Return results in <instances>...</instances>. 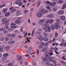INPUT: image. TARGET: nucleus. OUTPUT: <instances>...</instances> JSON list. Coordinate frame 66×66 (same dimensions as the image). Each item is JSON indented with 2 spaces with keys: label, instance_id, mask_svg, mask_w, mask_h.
Wrapping results in <instances>:
<instances>
[{
  "label": "nucleus",
  "instance_id": "nucleus-1",
  "mask_svg": "<svg viewBox=\"0 0 66 66\" xmlns=\"http://www.w3.org/2000/svg\"><path fill=\"white\" fill-rule=\"evenodd\" d=\"M54 21V20L53 19L48 20L46 21L45 22L46 24H48V23H53V22Z\"/></svg>",
  "mask_w": 66,
  "mask_h": 66
},
{
  "label": "nucleus",
  "instance_id": "nucleus-2",
  "mask_svg": "<svg viewBox=\"0 0 66 66\" xmlns=\"http://www.w3.org/2000/svg\"><path fill=\"white\" fill-rule=\"evenodd\" d=\"M47 29L48 30V32H50L51 31V28L50 27H45L43 28V30H45V29Z\"/></svg>",
  "mask_w": 66,
  "mask_h": 66
},
{
  "label": "nucleus",
  "instance_id": "nucleus-3",
  "mask_svg": "<svg viewBox=\"0 0 66 66\" xmlns=\"http://www.w3.org/2000/svg\"><path fill=\"white\" fill-rule=\"evenodd\" d=\"M22 13L21 12V11L19 10H18L16 11V15H21Z\"/></svg>",
  "mask_w": 66,
  "mask_h": 66
},
{
  "label": "nucleus",
  "instance_id": "nucleus-4",
  "mask_svg": "<svg viewBox=\"0 0 66 66\" xmlns=\"http://www.w3.org/2000/svg\"><path fill=\"white\" fill-rule=\"evenodd\" d=\"M54 24L55 26V27L56 28V29H58L59 28H61V26L60 25L57 23H55Z\"/></svg>",
  "mask_w": 66,
  "mask_h": 66
},
{
  "label": "nucleus",
  "instance_id": "nucleus-5",
  "mask_svg": "<svg viewBox=\"0 0 66 66\" xmlns=\"http://www.w3.org/2000/svg\"><path fill=\"white\" fill-rule=\"evenodd\" d=\"M43 15V13H38L37 15V17H42Z\"/></svg>",
  "mask_w": 66,
  "mask_h": 66
},
{
  "label": "nucleus",
  "instance_id": "nucleus-6",
  "mask_svg": "<svg viewBox=\"0 0 66 66\" xmlns=\"http://www.w3.org/2000/svg\"><path fill=\"white\" fill-rule=\"evenodd\" d=\"M15 43V41L14 40H11L8 42V44L10 45H12Z\"/></svg>",
  "mask_w": 66,
  "mask_h": 66
},
{
  "label": "nucleus",
  "instance_id": "nucleus-7",
  "mask_svg": "<svg viewBox=\"0 0 66 66\" xmlns=\"http://www.w3.org/2000/svg\"><path fill=\"white\" fill-rule=\"evenodd\" d=\"M51 27L52 30H54L55 28V26L53 24H52L51 26Z\"/></svg>",
  "mask_w": 66,
  "mask_h": 66
},
{
  "label": "nucleus",
  "instance_id": "nucleus-8",
  "mask_svg": "<svg viewBox=\"0 0 66 66\" xmlns=\"http://www.w3.org/2000/svg\"><path fill=\"white\" fill-rule=\"evenodd\" d=\"M64 11L63 10H61L58 12V13L59 14V15H62L63 14H64Z\"/></svg>",
  "mask_w": 66,
  "mask_h": 66
},
{
  "label": "nucleus",
  "instance_id": "nucleus-9",
  "mask_svg": "<svg viewBox=\"0 0 66 66\" xmlns=\"http://www.w3.org/2000/svg\"><path fill=\"white\" fill-rule=\"evenodd\" d=\"M60 45L62 47H65L66 46V42H65L63 43H62L60 44Z\"/></svg>",
  "mask_w": 66,
  "mask_h": 66
},
{
  "label": "nucleus",
  "instance_id": "nucleus-10",
  "mask_svg": "<svg viewBox=\"0 0 66 66\" xmlns=\"http://www.w3.org/2000/svg\"><path fill=\"white\" fill-rule=\"evenodd\" d=\"M10 15H11V13L10 12H7L5 14V16L6 17H8V16H9Z\"/></svg>",
  "mask_w": 66,
  "mask_h": 66
},
{
  "label": "nucleus",
  "instance_id": "nucleus-11",
  "mask_svg": "<svg viewBox=\"0 0 66 66\" xmlns=\"http://www.w3.org/2000/svg\"><path fill=\"white\" fill-rule=\"evenodd\" d=\"M47 17L48 18H53L54 16L52 14H49L47 15Z\"/></svg>",
  "mask_w": 66,
  "mask_h": 66
},
{
  "label": "nucleus",
  "instance_id": "nucleus-12",
  "mask_svg": "<svg viewBox=\"0 0 66 66\" xmlns=\"http://www.w3.org/2000/svg\"><path fill=\"white\" fill-rule=\"evenodd\" d=\"M19 2L18 5L20 6H21V5H22V4H23V3H22L21 1V0L19 1Z\"/></svg>",
  "mask_w": 66,
  "mask_h": 66
},
{
  "label": "nucleus",
  "instance_id": "nucleus-13",
  "mask_svg": "<svg viewBox=\"0 0 66 66\" xmlns=\"http://www.w3.org/2000/svg\"><path fill=\"white\" fill-rule=\"evenodd\" d=\"M60 19L62 20H65V17L64 16H61L60 17Z\"/></svg>",
  "mask_w": 66,
  "mask_h": 66
},
{
  "label": "nucleus",
  "instance_id": "nucleus-14",
  "mask_svg": "<svg viewBox=\"0 0 66 66\" xmlns=\"http://www.w3.org/2000/svg\"><path fill=\"white\" fill-rule=\"evenodd\" d=\"M42 60L44 62H46L48 60V58L46 57H43L42 59Z\"/></svg>",
  "mask_w": 66,
  "mask_h": 66
},
{
  "label": "nucleus",
  "instance_id": "nucleus-15",
  "mask_svg": "<svg viewBox=\"0 0 66 66\" xmlns=\"http://www.w3.org/2000/svg\"><path fill=\"white\" fill-rule=\"evenodd\" d=\"M9 55V54L7 53H5L3 54V56L4 57H6V56H8Z\"/></svg>",
  "mask_w": 66,
  "mask_h": 66
},
{
  "label": "nucleus",
  "instance_id": "nucleus-16",
  "mask_svg": "<svg viewBox=\"0 0 66 66\" xmlns=\"http://www.w3.org/2000/svg\"><path fill=\"white\" fill-rule=\"evenodd\" d=\"M16 11V9H13L11 11V13H14V12H15V11Z\"/></svg>",
  "mask_w": 66,
  "mask_h": 66
},
{
  "label": "nucleus",
  "instance_id": "nucleus-17",
  "mask_svg": "<svg viewBox=\"0 0 66 66\" xmlns=\"http://www.w3.org/2000/svg\"><path fill=\"white\" fill-rule=\"evenodd\" d=\"M46 50H47V48L46 47H44L43 48V50H42V52H44V51H46Z\"/></svg>",
  "mask_w": 66,
  "mask_h": 66
},
{
  "label": "nucleus",
  "instance_id": "nucleus-18",
  "mask_svg": "<svg viewBox=\"0 0 66 66\" xmlns=\"http://www.w3.org/2000/svg\"><path fill=\"white\" fill-rule=\"evenodd\" d=\"M21 59H22V57L21 56H20V57H19L18 58H16V60H19V61H20Z\"/></svg>",
  "mask_w": 66,
  "mask_h": 66
},
{
  "label": "nucleus",
  "instance_id": "nucleus-19",
  "mask_svg": "<svg viewBox=\"0 0 66 66\" xmlns=\"http://www.w3.org/2000/svg\"><path fill=\"white\" fill-rule=\"evenodd\" d=\"M11 36L12 37V38H14V37H15V36H16V35L13 34H11Z\"/></svg>",
  "mask_w": 66,
  "mask_h": 66
},
{
  "label": "nucleus",
  "instance_id": "nucleus-20",
  "mask_svg": "<svg viewBox=\"0 0 66 66\" xmlns=\"http://www.w3.org/2000/svg\"><path fill=\"white\" fill-rule=\"evenodd\" d=\"M15 23H19L20 22V21L19 20H16V21H15Z\"/></svg>",
  "mask_w": 66,
  "mask_h": 66
},
{
  "label": "nucleus",
  "instance_id": "nucleus-21",
  "mask_svg": "<svg viewBox=\"0 0 66 66\" xmlns=\"http://www.w3.org/2000/svg\"><path fill=\"white\" fill-rule=\"evenodd\" d=\"M7 11V9L6 8H4L3 10V13H6V12Z\"/></svg>",
  "mask_w": 66,
  "mask_h": 66
},
{
  "label": "nucleus",
  "instance_id": "nucleus-22",
  "mask_svg": "<svg viewBox=\"0 0 66 66\" xmlns=\"http://www.w3.org/2000/svg\"><path fill=\"white\" fill-rule=\"evenodd\" d=\"M2 60L3 61H5V60H7V58L5 57H3L2 58Z\"/></svg>",
  "mask_w": 66,
  "mask_h": 66
},
{
  "label": "nucleus",
  "instance_id": "nucleus-23",
  "mask_svg": "<svg viewBox=\"0 0 66 66\" xmlns=\"http://www.w3.org/2000/svg\"><path fill=\"white\" fill-rule=\"evenodd\" d=\"M8 65L9 66H13L14 65L12 63H9L8 64Z\"/></svg>",
  "mask_w": 66,
  "mask_h": 66
},
{
  "label": "nucleus",
  "instance_id": "nucleus-24",
  "mask_svg": "<svg viewBox=\"0 0 66 66\" xmlns=\"http://www.w3.org/2000/svg\"><path fill=\"white\" fill-rule=\"evenodd\" d=\"M50 2L49 1H47L46 2L45 4L46 5H50Z\"/></svg>",
  "mask_w": 66,
  "mask_h": 66
},
{
  "label": "nucleus",
  "instance_id": "nucleus-25",
  "mask_svg": "<svg viewBox=\"0 0 66 66\" xmlns=\"http://www.w3.org/2000/svg\"><path fill=\"white\" fill-rule=\"evenodd\" d=\"M46 65L47 66H49V65H50V63L49 62H48V61H46Z\"/></svg>",
  "mask_w": 66,
  "mask_h": 66
},
{
  "label": "nucleus",
  "instance_id": "nucleus-26",
  "mask_svg": "<svg viewBox=\"0 0 66 66\" xmlns=\"http://www.w3.org/2000/svg\"><path fill=\"white\" fill-rule=\"evenodd\" d=\"M40 11L41 13H43L44 14V13L45 12V10L44 9H41Z\"/></svg>",
  "mask_w": 66,
  "mask_h": 66
},
{
  "label": "nucleus",
  "instance_id": "nucleus-27",
  "mask_svg": "<svg viewBox=\"0 0 66 66\" xmlns=\"http://www.w3.org/2000/svg\"><path fill=\"white\" fill-rule=\"evenodd\" d=\"M34 32H35V30H33L31 34L32 37L33 36V35H34Z\"/></svg>",
  "mask_w": 66,
  "mask_h": 66
},
{
  "label": "nucleus",
  "instance_id": "nucleus-28",
  "mask_svg": "<svg viewBox=\"0 0 66 66\" xmlns=\"http://www.w3.org/2000/svg\"><path fill=\"white\" fill-rule=\"evenodd\" d=\"M40 22H44L45 21V20L44 19H42L39 21Z\"/></svg>",
  "mask_w": 66,
  "mask_h": 66
},
{
  "label": "nucleus",
  "instance_id": "nucleus-29",
  "mask_svg": "<svg viewBox=\"0 0 66 66\" xmlns=\"http://www.w3.org/2000/svg\"><path fill=\"white\" fill-rule=\"evenodd\" d=\"M10 47L9 46H7L5 47V48L7 50H9L10 49Z\"/></svg>",
  "mask_w": 66,
  "mask_h": 66
},
{
  "label": "nucleus",
  "instance_id": "nucleus-30",
  "mask_svg": "<svg viewBox=\"0 0 66 66\" xmlns=\"http://www.w3.org/2000/svg\"><path fill=\"white\" fill-rule=\"evenodd\" d=\"M3 32L4 34H7L8 33V32L7 30H4L3 31Z\"/></svg>",
  "mask_w": 66,
  "mask_h": 66
},
{
  "label": "nucleus",
  "instance_id": "nucleus-31",
  "mask_svg": "<svg viewBox=\"0 0 66 66\" xmlns=\"http://www.w3.org/2000/svg\"><path fill=\"white\" fill-rule=\"evenodd\" d=\"M23 26H22L21 28L20 29V31L21 32H22L23 31Z\"/></svg>",
  "mask_w": 66,
  "mask_h": 66
},
{
  "label": "nucleus",
  "instance_id": "nucleus-32",
  "mask_svg": "<svg viewBox=\"0 0 66 66\" xmlns=\"http://www.w3.org/2000/svg\"><path fill=\"white\" fill-rule=\"evenodd\" d=\"M49 5H50V6H54V5H53V4L50 2V4Z\"/></svg>",
  "mask_w": 66,
  "mask_h": 66
},
{
  "label": "nucleus",
  "instance_id": "nucleus-33",
  "mask_svg": "<svg viewBox=\"0 0 66 66\" xmlns=\"http://www.w3.org/2000/svg\"><path fill=\"white\" fill-rule=\"evenodd\" d=\"M38 39H39V40H44V38L43 37L39 38Z\"/></svg>",
  "mask_w": 66,
  "mask_h": 66
},
{
  "label": "nucleus",
  "instance_id": "nucleus-34",
  "mask_svg": "<svg viewBox=\"0 0 66 66\" xmlns=\"http://www.w3.org/2000/svg\"><path fill=\"white\" fill-rule=\"evenodd\" d=\"M6 20V18H4V19H3L2 20V22H4Z\"/></svg>",
  "mask_w": 66,
  "mask_h": 66
},
{
  "label": "nucleus",
  "instance_id": "nucleus-35",
  "mask_svg": "<svg viewBox=\"0 0 66 66\" xmlns=\"http://www.w3.org/2000/svg\"><path fill=\"white\" fill-rule=\"evenodd\" d=\"M57 36H58V33L57 32H55V37H57Z\"/></svg>",
  "mask_w": 66,
  "mask_h": 66
},
{
  "label": "nucleus",
  "instance_id": "nucleus-36",
  "mask_svg": "<svg viewBox=\"0 0 66 66\" xmlns=\"http://www.w3.org/2000/svg\"><path fill=\"white\" fill-rule=\"evenodd\" d=\"M40 1H39L37 5V7H38V6L40 5Z\"/></svg>",
  "mask_w": 66,
  "mask_h": 66
},
{
  "label": "nucleus",
  "instance_id": "nucleus-37",
  "mask_svg": "<svg viewBox=\"0 0 66 66\" xmlns=\"http://www.w3.org/2000/svg\"><path fill=\"white\" fill-rule=\"evenodd\" d=\"M43 34L45 37H46V36H47V33L45 32H43Z\"/></svg>",
  "mask_w": 66,
  "mask_h": 66
},
{
  "label": "nucleus",
  "instance_id": "nucleus-38",
  "mask_svg": "<svg viewBox=\"0 0 66 66\" xmlns=\"http://www.w3.org/2000/svg\"><path fill=\"white\" fill-rule=\"evenodd\" d=\"M62 2L63 1H62V0H60L57 2V3H62Z\"/></svg>",
  "mask_w": 66,
  "mask_h": 66
},
{
  "label": "nucleus",
  "instance_id": "nucleus-39",
  "mask_svg": "<svg viewBox=\"0 0 66 66\" xmlns=\"http://www.w3.org/2000/svg\"><path fill=\"white\" fill-rule=\"evenodd\" d=\"M9 25H10V23L9 22H7L5 24L6 26H8Z\"/></svg>",
  "mask_w": 66,
  "mask_h": 66
},
{
  "label": "nucleus",
  "instance_id": "nucleus-40",
  "mask_svg": "<svg viewBox=\"0 0 66 66\" xmlns=\"http://www.w3.org/2000/svg\"><path fill=\"white\" fill-rule=\"evenodd\" d=\"M5 40L6 41H8L9 40V38L7 37H6L5 38Z\"/></svg>",
  "mask_w": 66,
  "mask_h": 66
},
{
  "label": "nucleus",
  "instance_id": "nucleus-41",
  "mask_svg": "<svg viewBox=\"0 0 66 66\" xmlns=\"http://www.w3.org/2000/svg\"><path fill=\"white\" fill-rule=\"evenodd\" d=\"M27 35L28 32H26V33L25 34V35H24V37H26V36H27Z\"/></svg>",
  "mask_w": 66,
  "mask_h": 66
},
{
  "label": "nucleus",
  "instance_id": "nucleus-42",
  "mask_svg": "<svg viewBox=\"0 0 66 66\" xmlns=\"http://www.w3.org/2000/svg\"><path fill=\"white\" fill-rule=\"evenodd\" d=\"M62 7H63L65 8L66 7V4H64L63 5Z\"/></svg>",
  "mask_w": 66,
  "mask_h": 66
},
{
  "label": "nucleus",
  "instance_id": "nucleus-43",
  "mask_svg": "<svg viewBox=\"0 0 66 66\" xmlns=\"http://www.w3.org/2000/svg\"><path fill=\"white\" fill-rule=\"evenodd\" d=\"M44 41H48V38H44Z\"/></svg>",
  "mask_w": 66,
  "mask_h": 66
},
{
  "label": "nucleus",
  "instance_id": "nucleus-44",
  "mask_svg": "<svg viewBox=\"0 0 66 66\" xmlns=\"http://www.w3.org/2000/svg\"><path fill=\"white\" fill-rule=\"evenodd\" d=\"M46 8V9H48V10H50L51 8L49 6H47Z\"/></svg>",
  "mask_w": 66,
  "mask_h": 66
},
{
  "label": "nucleus",
  "instance_id": "nucleus-45",
  "mask_svg": "<svg viewBox=\"0 0 66 66\" xmlns=\"http://www.w3.org/2000/svg\"><path fill=\"white\" fill-rule=\"evenodd\" d=\"M28 12V10H24V12L25 14H26V13H27Z\"/></svg>",
  "mask_w": 66,
  "mask_h": 66
},
{
  "label": "nucleus",
  "instance_id": "nucleus-46",
  "mask_svg": "<svg viewBox=\"0 0 66 66\" xmlns=\"http://www.w3.org/2000/svg\"><path fill=\"white\" fill-rule=\"evenodd\" d=\"M40 45H41V46H43V45H45V43L44 42H42L41 43Z\"/></svg>",
  "mask_w": 66,
  "mask_h": 66
},
{
  "label": "nucleus",
  "instance_id": "nucleus-47",
  "mask_svg": "<svg viewBox=\"0 0 66 66\" xmlns=\"http://www.w3.org/2000/svg\"><path fill=\"white\" fill-rule=\"evenodd\" d=\"M26 38L27 39V40L26 42L25 43H27L28 42V41L29 42H30V40H29L28 39V38L27 39V37Z\"/></svg>",
  "mask_w": 66,
  "mask_h": 66
},
{
  "label": "nucleus",
  "instance_id": "nucleus-48",
  "mask_svg": "<svg viewBox=\"0 0 66 66\" xmlns=\"http://www.w3.org/2000/svg\"><path fill=\"white\" fill-rule=\"evenodd\" d=\"M19 0H18V2H15V3L16 4H19Z\"/></svg>",
  "mask_w": 66,
  "mask_h": 66
},
{
  "label": "nucleus",
  "instance_id": "nucleus-49",
  "mask_svg": "<svg viewBox=\"0 0 66 66\" xmlns=\"http://www.w3.org/2000/svg\"><path fill=\"white\" fill-rule=\"evenodd\" d=\"M32 50V47H30L28 48V50Z\"/></svg>",
  "mask_w": 66,
  "mask_h": 66
},
{
  "label": "nucleus",
  "instance_id": "nucleus-50",
  "mask_svg": "<svg viewBox=\"0 0 66 66\" xmlns=\"http://www.w3.org/2000/svg\"><path fill=\"white\" fill-rule=\"evenodd\" d=\"M53 11L56 12V10H57V9H56V8H54L53 9Z\"/></svg>",
  "mask_w": 66,
  "mask_h": 66
},
{
  "label": "nucleus",
  "instance_id": "nucleus-51",
  "mask_svg": "<svg viewBox=\"0 0 66 66\" xmlns=\"http://www.w3.org/2000/svg\"><path fill=\"white\" fill-rule=\"evenodd\" d=\"M48 13V10H46L44 12V14H46V13Z\"/></svg>",
  "mask_w": 66,
  "mask_h": 66
},
{
  "label": "nucleus",
  "instance_id": "nucleus-52",
  "mask_svg": "<svg viewBox=\"0 0 66 66\" xmlns=\"http://www.w3.org/2000/svg\"><path fill=\"white\" fill-rule=\"evenodd\" d=\"M4 30V29L3 28H0V31H3Z\"/></svg>",
  "mask_w": 66,
  "mask_h": 66
},
{
  "label": "nucleus",
  "instance_id": "nucleus-53",
  "mask_svg": "<svg viewBox=\"0 0 66 66\" xmlns=\"http://www.w3.org/2000/svg\"><path fill=\"white\" fill-rule=\"evenodd\" d=\"M32 64L34 65H35V66H36V63L33 62V61H32Z\"/></svg>",
  "mask_w": 66,
  "mask_h": 66
},
{
  "label": "nucleus",
  "instance_id": "nucleus-54",
  "mask_svg": "<svg viewBox=\"0 0 66 66\" xmlns=\"http://www.w3.org/2000/svg\"><path fill=\"white\" fill-rule=\"evenodd\" d=\"M18 37L19 38H22V37L21 35H19L18 36Z\"/></svg>",
  "mask_w": 66,
  "mask_h": 66
},
{
  "label": "nucleus",
  "instance_id": "nucleus-55",
  "mask_svg": "<svg viewBox=\"0 0 66 66\" xmlns=\"http://www.w3.org/2000/svg\"><path fill=\"white\" fill-rule=\"evenodd\" d=\"M62 59L63 60H66V59H65V56H63L62 57Z\"/></svg>",
  "mask_w": 66,
  "mask_h": 66
},
{
  "label": "nucleus",
  "instance_id": "nucleus-56",
  "mask_svg": "<svg viewBox=\"0 0 66 66\" xmlns=\"http://www.w3.org/2000/svg\"><path fill=\"white\" fill-rule=\"evenodd\" d=\"M45 57H49V55H45Z\"/></svg>",
  "mask_w": 66,
  "mask_h": 66
},
{
  "label": "nucleus",
  "instance_id": "nucleus-57",
  "mask_svg": "<svg viewBox=\"0 0 66 66\" xmlns=\"http://www.w3.org/2000/svg\"><path fill=\"white\" fill-rule=\"evenodd\" d=\"M61 64H65V63L63 61H61Z\"/></svg>",
  "mask_w": 66,
  "mask_h": 66
},
{
  "label": "nucleus",
  "instance_id": "nucleus-58",
  "mask_svg": "<svg viewBox=\"0 0 66 66\" xmlns=\"http://www.w3.org/2000/svg\"><path fill=\"white\" fill-rule=\"evenodd\" d=\"M26 52L27 53L30 54L31 53V51H26Z\"/></svg>",
  "mask_w": 66,
  "mask_h": 66
},
{
  "label": "nucleus",
  "instance_id": "nucleus-59",
  "mask_svg": "<svg viewBox=\"0 0 66 66\" xmlns=\"http://www.w3.org/2000/svg\"><path fill=\"white\" fill-rule=\"evenodd\" d=\"M3 50V47L0 48V51H2Z\"/></svg>",
  "mask_w": 66,
  "mask_h": 66
},
{
  "label": "nucleus",
  "instance_id": "nucleus-60",
  "mask_svg": "<svg viewBox=\"0 0 66 66\" xmlns=\"http://www.w3.org/2000/svg\"><path fill=\"white\" fill-rule=\"evenodd\" d=\"M44 31L45 32H48V30L47 29H45L44 30Z\"/></svg>",
  "mask_w": 66,
  "mask_h": 66
},
{
  "label": "nucleus",
  "instance_id": "nucleus-61",
  "mask_svg": "<svg viewBox=\"0 0 66 66\" xmlns=\"http://www.w3.org/2000/svg\"><path fill=\"white\" fill-rule=\"evenodd\" d=\"M39 50H37V54H39Z\"/></svg>",
  "mask_w": 66,
  "mask_h": 66
},
{
  "label": "nucleus",
  "instance_id": "nucleus-62",
  "mask_svg": "<svg viewBox=\"0 0 66 66\" xmlns=\"http://www.w3.org/2000/svg\"><path fill=\"white\" fill-rule=\"evenodd\" d=\"M32 25H33V26H36V23H33L32 24Z\"/></svg>",
  "mask_w": 66,
  "mask_h": 66
},
{
  "label": "nucleus",
  "instance_id": "nucleus-63",
  "mask_svg": "<svg viewBox=\"0 0 66 66\" xmlns=\"http://www.w3.org/2000/svg\"><path fill=\"white\" fill-rule=\"evenodd\" d=\"M45 55H48V52H45Z\"/></svg>",
  "mask_w": 66,
  "mask_h": 66
},
{
  "label": "nucleus",
  "instance_id": "nucleus-64",
  "mask_svg": "<svg viewBox=\"0 0 66 66\" xmlns=\"http://www.w3.org/2000/svg\"><path fill=\"white\" fill-rule=\"evenodd\" d=\"M49 54H50V55L51 56V55H53V54L52 53H50Z\"/></svg>",
  "mask_w": 66,
  "mask_h": 66
}]
</instances>
